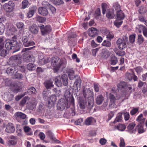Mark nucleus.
<instances>
[{
  "label": "nucleus",
  "mask_w": 147,
  "mask_h": 147,
  "mask_svg": "<svg viewBox=\"0 0 147 147\" xmlns=\"http://www.w3.org/2000/svg\"><path fill=\"white\" fill-rule=\"evenodd\" d=\"M120 147H125V143L124 139L122 138H120ZM126 147H136V146H127Z\"/></svg>",
  "instance_id": "c03bdc74"
},
{
  "label": "nucleus",
  "mask_w": 147,
  "mask_h": 147,
  "mask_svg": "<svg viewBox=\"0 0 147 147\" xmlns=\"http://www.w3.org/2000/svg\"><path fill=\"white\" fill-rule=\"evenodd\" d=\"M18 67H15L14 66H11L7 69V73L8 74L13 75L15 74L17 72V69H18Z\"/></svg>",
  "instance_id": "4468645a"
},
{
  "label": "nucleus",
  "mask_w": 147,
  "mask_h": 147,
  "mask_svg": "<svg viewBox=\"0 0 147 147\" xmlns=\"http://www.w3.org/2000/svg\"><path fill=\"white\" fill-rule=\"evenodd\" d=\"M29 31L32 33L37 34L38 31V27L35 24L30 26L29 27Z\"/></svg>",
  "instance_id": "dca6fc26"
},
{
  "label": "nucleus",
  "mask_w": 147,
  "mask_h": 147,
  "mask_svg": "<svg viewBox=\"0 0 147 147\" xmlns=\"http://www.w3.org/2000/svg\"><path fill=\"white\" fill-rule=\"evenodd\" d=\"M48 8H49L50 10L51 11L52 13H55L56 12V9L51 5H49V7Z\"/></svg>",
  "instance_id": "6e6d98bb"
},
{
  "label": "nucleus",
  "mask_w": 147,
  "mask_h": 147,
  "mask_svg": "<svg viewBox=\"0 0 147 147\" xmlns=\"http://www.w3.org/2000/svg\"><path fill=\"white\" fill-rule=\"evenodd\" d=\"M136 35L135 34H132L129 37V40L130 43L133 44L135 41Z\"/></svg>",
  "instance_id": "a18cd8bd"
},
{
  "label": "nucleus",
  "mask_w": 147,
  "mask_h": 147,
  "mask_svg": "<svg viewBox=\"0 0 147 147\" xmlns=\"http://www.w3.org/2000/svg\"><path fill=\"white\" fill-rule=\"evenodd\" d=\"M136 70L138 74H139L143 71V69L140 67H138L136 68Z\"/></svg>",
  "instance_id": "774afa93"
},
{
  "label": "nucleus",
  "mask_w": 147,
  "mask_h": 147,
  "mask_svg": "<svg viewBox=\"0 0 147 147\" xmlns=\"http://www.w3.org/2000/svg\"><path fill=\"white\" fill-rule=\"evenodd\" d=\"M40 55L42 56V57L39 56V63L41 65H44L45 63H48L49 61V57H47L46 58H43V54H41Z\"/></svg>",
  "instance_id": "6ab92c4d"
},
{
  "label": "nucleus",
  "mask_w": 147,
  "mask_h": 147,
  "mask_svg": "<svg viewBox=\"0 0 147 147\" xmlns=\"http://www.w3.org/2000/svg\"><path fill=\"white\" fill-rule=\"evenodd\" d=\"M122 120V115L121 113H119L115 119V121L117 122H120Z\"/></svg>",
  "instance_id": "49530a36"
},
{
  "label": "nucleus",
  "mask_w": 147,
  "mask_h": 147,
  "mask_svg": "<svg viewBox=\"0 0 147 147\" xmlns=\"http://www.w3.org/2000/svg\"><path fill=\"white\" fill-rule=\"evenodd\" d=\"M136 124L134 123H132L129 124L127 126V128L128 131L130 133H135L137 130L136 128H134Z\"/></svg>",
  "instance_id": "ddd939ff"
},
{
  "label": "nucleus",
  "mask_w": 147,
  "mask_h": 147,
  "mask_svg": "<svg viewBox=\"0 0 147 147\" xmlns=\"http://www.w3.org/2000/svg\"><path fill=\"white\" fill-rule=\"evenodd\" d=\"M35 61L34 57L32 55H29L26 58L25 60L26 62H34Z\"/></svg>",
  "instance_id": "ea45409f"
},
{
  "label": "nucleus",
  "mask_w": 147,
  "mask_h": 147,
  "mask_svg": "<svg viewBox=\"0 0 147 147\" xmlns=\"http://www.w3.org/2000/svg\"><path fill=\"white\" fill-rule=\"evenodd\" d=\"M138 110V109L137 108H134L130 111V114L132 115H134L137 113Z\"/></svg>",
  "instance_id": "e2e57ef3"
},
{
  "label": "nucleus",
  "mask_w": 147,
  "mask_h": 147,
  "mask_svg": "<svg viewBox=\"0 0 147 147\" xmlns=\"http://www.w3.org/2000/svg\"><path fill=\"white\" fill-rule=\"evenodd\" d=\"M107 140L104 138H101L99 140V142L102 145H104L107 142Z\"/></svg>",
  "instance_id": "052dcab7"
},
{
  "label": "nucleus",
  "mask_w": 147,
  "mask_h": 147,
  "mask_svg": "<svg viewBox=\"0 0 147 147\" xmlns=\"http://www.w3.org/2000/svg\"><path fill=\"white\" fill-rule=\"evenodd\" d=\"M79 105L81 108L83 109L85 108L86 102L84 99L83 100L80 99L79 101Z\"/></svg>",
  "instance_id": "72a5a7b5"
},
{
  "label": "nucleus",
  "mask_w": 147,
  "mask_h": 147,
  "mask_svg": "<svg viewBox=\"0 0 147 147\" xmlns=\"http://www.w3.org/2000/svg\"><path fill=\"white\" fill-rule=\"evenodd\" d=\"M109 52L107 51H106L102 53V57L105 58H107L109 55Z\"/></svg>",
  "instance_id": "3c124183"
},
{
  "label": "nucleus",
  "mask_w": 147,
  "mask_h": 147,
  "mask_svg": "<svg viewBox=\"0 0 147 147\" xmlns=\"http://www.w3.org/2000/svg\"><path fill=\"white\" fill-rule=\"evenodd\" d=\"M83 123V119L82 118H80L75 122V124L76 125H81Z\"/></svg>",
  "instance_id": "4d7b16f0"
},
{
  "label": "nucleus",
  "mask_w": 147,
  "mask_h": 147,
  "mask_svg": "<svg viewBox=\"0 0 147 147\" xmlns=\"http://www.w3.org/2000/svg\"><path fill=\"white\" fill-rule=\"evenodd\" d=\"M115 92L114 90H112V92L111 93L107 92L108 96L109 97L110 100V101L109 104V106L111 108H114L115 107V100L113 94H115Z\"/></svg>",
  "instance_id": "6e6552de"
},
{
  "label": "nucleus",
  "mask_w": 147,
  "mask_h": 147,
  "mask_svg": "<svg viewBox=\"0 0 147 147\" xmlns=\"http://www.w3.org/2000/svg\"><path fill=\"white\" fill-rule=\"evenodd\" d=\"M84 98L88 103V106L89 108H91L93 107L94 105V100L92 93L89 91L88 94L86 93L85 92H84Z\"/></svg>",
  "instance_id": "39448f33"
},
{
  "label": "nucleus",
  "mask_w": 147,
  "mask_h": 147,
  "mask_svg": "<svg viewBox=\"0 0 147 147\" xmlns=\"http://www.w3.org/2000/svg\"><path fill=\"white\" fill-rule=\"evenodd\" d=\"M35 68V65L34 64L30 63L27 65V69L29 70H33Z\"/></svg>",
  "instance_id": "58836bf2"
},
{
  "label": "nucleus",
  "mask_w": 147,
  "mask_h": 147,
  "mask_svg": "<svg viewBox=\"0 0 147 147\" xmlns=\"http://www.w3.org/2000/svg\"><path fill=\"white\" fill-rule=\"evenodd\" d=\"M61 78L60 76H57L55 78V83L56 86L58 87L61 86L62 83L60 80Z\"/></svg>",
  "instance_id": "c9c22d12"
},
{
  "label": "nucleus",
  "mask_w": 147,
  "mask_h": 147,
  "mask_svg": "<svg viewBox=\"0 0 147 147\" xmlns=\"http://www.w3.org/2000/svg\"><path fill=\"white\" fill-rule=\"evenodd\" d=\"M53 82L51 80H47L44 83V85L47 89H50L54 86Z\"/></svg>",
  "instance_id": "412c9836"
},
{
  "label": "nucleus",
  "mask_w": 147,
  "mask_h": 147,
  "mask_svg": "<svg viewBox=\"0 0 147 147\" xmlns=\"http://www.w3.org/2000/svg\"><path fill=\"white\" fill-rule=\"evenodd\" d=\"M18 139L17 137L12 136L7 142V145L9 147H13L17 144Z\"/></svg>",
  "instance_id": "1a4fd4ad"
},
{
  "label": "nucleus",
  "mask_w": 147,
  "mask_h": 147,
  "mask_svg": "<svg viewBox=\"0 0 147 147\" xmlns=\"http://www.w3.org/2000/svg\"><path fill=\"white\" fill-rule=\"evenodd\" d=\"M28 92L30 94H36V89L33 87L29 88L28 90Z\"/></svg>",
  "instance_id": "8fccbe9b"
},
{
  "label": "nucleus",
  "mask_w": 147,
  "mask_h": 147,
  "mask_svg": "<svg viewBox=\"0 0 147 147\" xmlns=\"http://www.w3.org/2000/svg\"><path fill=\"white\" fill-rule=\"evenodd\" d=\"M123 23V21L116 19L114 22V24L117 28H119Z\"/></svg>",
  "instance_id": "2f4dec72"
},
{
  "label": "nucleus",
  "mask_w": 147,
  "mask_h": 147,
  "mask_svg": "<svg viewBox=\"0 0 147 147\" xmlns=\"http://www.w3.org/2000/svg\"><path fill=\"white\" fill-rule=\"evenodd\" d=\"M15 5L14 2L9 1L8 3H5L2 6L3 8L6 12H12L14 9Z\"/></svg>",
  "instance_id": "423d86ee"
},
{
  "label": "nucleus",
  "mask_w": 147,
  "mask_h": 147,
  "mask_svg": "<svg viewBox=\"0 0 147 147\" xmlns=\"http://www.w3.org/2000/svg\"><path fill=\"white\" fill-rule=\"evenodd\" d=\"M136 129L139 134H142L145 131V130L144 128L143 125L141 123L138 124L136 127Z\"/></svg>",
  "instance_id": "aec40b11"
},
{
  "label": "nucleus",
  "mask_w": 147,
  "mask_h": 147,
  "mask_svg": "<svg viewBox=\"0 0 147 147\" xmlns=\"http://www.w3.org/2000/svg\"><path fill=\"white\" fill-rule=\"evenodd\" d=\"M67 101L70 100L71 103H73L74 102V98L71 95L69 91L67 92L64 95Z\"/></svg>",
  "instance_id": "5701e85b"
},
{
  "label": "nucleus",
  "mask_w": 147,
  "mask_h": 147,
  "mask_svg": "<svg viewBox=\"0 0 147 147\" xmlns=\"http://www.w3.org/2000/svg\"><path fill=\"white\" fill-rule=\"evenodd\" d=\"M51 65L54 67V72H57L62 64V62H61V60L57 56L52 57L51 59Z\"/></svg>",
  "instance_id": "f03ea898"
},
{
  "label": "nucleus",
  "mask_w": 147,
  "mask_h": 147,
  "mask_svg": "<svg viewBox=\"0 0 147 147\" xmlns=\"http://www.w3.org/2000/svg\"><path fill=\"white\" fill-rule=\"evenodd\" d=\"M15 115L17 118H20L23 119H25L26 117L25 114L21 112L16 113Z\"/></svg>",
  "instance_id": "a878e982"
},
{
  "label": "nucleus",
  "mask_w": 147,
  "mask_h": 147,
  "mask_svg": "<svg viewBox=\"0 0 147 147\" xmlns=\"http://www.w3.org/2000/svg\"><path fill=\"white\" fill-rule=\"evenodd\" d=\"M104 98L101 95H99L97 97L96 100V103L98 105L101 104L104 100Z\"/></svg>",
  "instance_id": "cd10ccee"
},
{
  "label": "nucleus",
  "mask_w": 147,
  "mask_h": 147,
  "mask_svg": "<svg viewBox=\"0 0 147 147\" xmlns=\"http://www.w3.org/2000/svg\"><path fill=\"white\" fill-rule=\"evenodd\" d=\"M16 25L17 28L19 29H23L24 28V25L22 22H18L16 24Z\"/></svg>",
  "instance_id": "a19ab883"
},
{
  "label": "nucleus",
  "mask_w": 147,
  "mask_h": 147,
  "mask_svg": "<svg viewBox=\"0 0 147 147\" xmlns=\"http://www.w3.org/2000/svg\"><path fill=\"white\" fill-rule=\"evenodd\" d=\"M5 47L7 50L15 49V48H19V46L17 41L14 39L7 40H6Z\"/></svg>",
  "instance_id": "7ed1b4c3"
},
{
  "label": "nucleus",
  "mask_w": 147,
  "mask_h": 147,
  "mask_svg": "<svg viewBox=\"0 0 147 147\" xmlns=\"http://www.w3.org/2000/svg\"><path fill=\"white\" fill-rule=\"evenodd\" d=\"M52 2L55 5H59L63 3V0H52Z\"/></svg>",
  "instance_id": "37998d69"
},
{
  "label": "nucleus",
  "mask_w": 147,
  "mask_h": 147,
  "mask_svg": "<svg viewBox=\"0 0 147 147\" xmlns=\"http://www.w3.org/2000/svg\"><path fill=\"white\" fill-rule=\"evenodd\" d=\"M57 100L56 96L55 95L51 96L48 100V104L49 107L53 106Z\"/></svg>",
  "instance_id": "f3484780"
},
{
  "label": "nucleus",
  "mask_w": 147,
  "mask_h": 147,
  "mask_svg": "<svg viewBox=\"0 0 147 147\" xmlns=\"http://www.w3.org/2000/svg\"><path fill=\"white\" fill-rule=\"evenodd\" d=\"M28 37L26 36H24L22 38V41L25 47H28L34 45L35 43L34 42L28 41Z\"/></svg>",
  "instance_id": "9b49d317"
},
{
  "label": "nucleus",
  "mask_w": 147,
  "mask_h": 147,
  "mask_svg": "<svg viewBox=\"0 0 147 147\" xmlns=\"http://www.w3.org/2000/svg\"><path fill=\"white\" fill-rule=\"evenodd\" d=\"M138 37V42L140 44H141L144 41L142 35H139Z\"/></svg>",
  "instance_id": "bf43d9fd"
},
{
  "label": "nucleus",
  "mask_w": 147,
  "mask_h": 147,
  "mask_svg": "<svg viewBox=\"0 0 147 147\" xmlns=\"http://www.w3.org/2000/svg\"><path fill=\"white\" fill-rule=\"evenodd\" d=\"M5 27L7 29L6 35L9 36H10L12 39H16L17 36L14 35V34L17 31L16 28L12 24L8 23H6Z\"/></svg>",
  "instance_id": "f257e3e1"
},
{
  "label": "nucleus",
  "mask_w": 147,
  "mask_h": 147,
  "mask_svg": "<svg viewBox=\"0 0 147 147\" xmlns=\"http://www.w3.org/2000/svg\"><path fill=\"white\" fill-rule=\"evenodd\" d=\"M5 131L6 132L10 134L14 133L15 130L13 125L11 123H9L5 126Z\"/></svg>",
  "instance_id": "f8f14e48"
},
{
  "label": "nucleus",
  "mask_w": 147,
  "mask_h": 147,
  "mask_svg": "<svg viewBox=\"0 0 147 147\" xmlns=\"http://www.w3.org/2000/svg\"><path fill=\"white\" fill-rule=\"evenodd\" d=\"M102 13L104 14L106 10V4L105 3H102Z\"/></svg>",
  "instance_id": "0e129e2a"
},
{
  "label": "nucleus",
  "mask_w": 147,
  "mask_h": 147,
  "mask_svg": "<svg viewBox=\"0 0 147 147\" xmlns=\"http://www.w3.org/2000/svg\"><path fill=\"white\" fill-rule=\"evenodd\" d=\"M113 37L114 35L112 33L109 32L106 35L107 38L109 39H111L113 38Z\"/></svg>",
  "instance_id": "13d9d810"
},
{
  "label": "nucleus",
  "mask_w": 147,
  "mask_h": 147,
  "mask_svg": "<svg viewBox=\"0 0 147 147\" xmlns=\"http://www.w3.org/2000/svg\"><path fill=\"white\" fill-rule=\"evenodd\" d=\"M61 79L63 85L65 86H67L68 83L67 76L65 74L63 75L61 77Z\"/></svg>",
  "instance_id": "bb28decb"
},
{
  "label": "nucleus",
  "mask_w": 147,
  "mask_h": 147,
  "mask_svg": "<svg viewBox=\"0 0 147 147\" xmlns=\"http://www.w3.org/2000/svg\"><path fill=\"white\" fill-rule=\"evenodd\" d=\"M128 38L125 37V39L119 38L117 41V44L118 48L121 50H123L127 47V43Z\"/></svg>",
  "instance_id": "0eeeda50"
},
{
  "label": "nucleus",
  "mask_w": 147,
  "mask_h": 147,
  "mask_svg": "<svg viewBox=\"0 0 147 147\" xmlns=\"http://www.w3.org/2000/svg\"><path fill=\"white\" fill-rule=\"evenodd\" d=\"M54 91L55 92L57 96H59L61 94V92L59 90H57L56 88H54Z\"/></svg>",
  "instance_id": "69168bd1"
},
{
  "label": "nucleus",
  "mask_w": 147,
  "mask_h": 147,
  "mask_svg": "<svg viewBox=\"0 0 147 147\" xmlns=\"http://www.w3.org/2000/svg\"><path fill=\"white\" fill-rule=\"evenodd\" d=\"M42 34L43 35H45L49 34L52 30V28L50 25L45 26L42 25L40 26Z\"/></svg>",
  "instance_id": "9d476101"
},
{
  "label": "nucleus",
  "mask_w": 147,
  "mask_h": 147,
  "mask_svg": "<svg viewBox=\"0 0 147 147\" xmlns=\"http://www.w3.org/2000/svg\"><path fill=\"white\" fill-rule=\"evenodd\" d=\"M89 35L91 37L94 36L97 34V31L96 28H91L88 30Z\"/></svg>",
  "instance_id": "a211bd4d"
},
{
  "label": "nucleus",
  "mask_w": 147,
  "mask_h": 147,
  "mask_svg": "<svg viewBox=\"0 0 147 147\" xmlns=\"http://www.w3.org/2000/svg\"><path fill=\"white\" fill-rule=\"evenodd\" d=\"M47 135L50 137L51 139L54 140L55 142L58 143L60 142L59 140H56V139L55 138H53V134L51 131H48L47 133Z\"/></svg>",
  "instance_id": "e433bc0d"
},
{
  "label": "nucleus",
  "mask_w": 147,
  "mask_h": 147,
  "mask_svg": "<svg viewBox=\"0 0 147 147\" xmlns=\"http://www.w3.org/2000/svg\"><path fill=\"white\" fill-rule=\"evenodd\" d=\"M68 75L69 79L71 80H73L76 76L74 75V72L73 70H70L68 72Z\"/></svg>",
  "instance_id": "c85d7f7f"
},
{
  "label": "nucleus",
  "mask_w": 147,
  "mask_h": 147,
  "mask_svg": "<svg viewBox=\"0 0 147 147\" xmlns=\"http://www.w3.org/2000/svg\"><path fill=\"white\" fill-rule=\"evenodd\" d=\"M128 77L129 80L130 81L132 80V78H133L134 81L137 80V77L136 76H134L133 75L131 74H128Z\"/></svg>",
  "instance_id": "09e8293b"
},
{
  "label": "nucleus",
  "mask_w": 147,
  "mask_h": 147,
  "mask_svg": "<svg viewBox=\"0 0 147 147\" xmlns=\"http://www.w3.org/2000/svg\"><path fill=\"white\" fill-rule=\"evenodd\" d=\"M28 1L27 0H24L22 2V8L24 9L29 6Z\"/></svg>",
  "instance_id": "c756f323"
},
{
  "label": "nucleus",
  "mask_w": 147,
  "mask_h": 147,
  "mask_svg": "<svg viewBox=\"0 0 147 147\" xmlns=\"http://www.w3.org/2000/svg\"><path fill=\"white\" fill-rule=\"evenodd\" d=\"M81 81L80 79V78L78 77L76 79V81L75 82V84L78 87V86H80L81 84Z\"/></svg>",
  "instance_id": "864d4df0"
},
{
  "label": "nucleus",
  "mask_w": 147,
  "mask_h": 147,
  "mask_svg": "<svg viewBox=\"0 0 147 147\" xmlns=\"http://www.w3.org/2000/svg\"><path fill=\"white\" fill-rule=\"evenodd\" d=\"M114 14L113 11L112 10H109L107 12L106 14L107 17L110 19H112L114 18Z\"/></svg>",
  "instance_id": "473e14b6"
},
{
  "label": "nucleus",
  "mask_w": 147,
  "mask_h": 147,
  "mask_svg": "<svg viewBox=\"0 0 147 147\" xmlns=\"http://www.w3.org/2000/svg\"><path fill=\"white\" fill-rule=\"evenodd\" d=\"M117 55L119 56H123L125 55V52L123 51H115Z\"/></svg>",
  "instance_id": "5fc2aeb1"
},
{
  "label": "nucleus",
  "mask_w": 147,
  "mask_h": 147,
  "mask_svg": "<svg viewBox=\"0 0 147 147\" xmlns=\"http://www.w3.org/2000/svg\"><path fill=\"white\" fill-rule=\"evenodd\" d=\"M29 99L28 97H25L20 102V105L21 106H23L26 104L27 101Z\"/></svg>",
  "instance_id": "f704fd0d"
},
{
  "label": "nucleus",
  "mask_w": 147,
  "mask_h": 147,
  "mask_svg": "<svg viewBox=\"0 0 147 147\" xmlns=\"http://www.w3.org/2000/svg\"><path fill=\"white\" fill-rule=\"evenodd\" d=\"M124 119L126 121L129 119V115L128 113H124Z\"/></svg>",
  "instance_id": "680f3d73"
},
{
  "label": "nucleus",
  "mask_w": 147,
  "mask_h": 147,
  "mask_svg": "<svg viewBox=\"0 0 147 147\" xmlns=\"http://www.w3.org/2000/svg\"><path fill=\"white\" fill-rule=\"evenodd\" d=\"M36 20L40 23H43L46 21V19L45 18L40 16H38L35 18Z\"/></svg>",
  "instance_id": "79ce46f5"
},
{
  "label": "nucleus",
  "mask_w": 147,
  "mask_h": 147,
  "mask_svg": "<svg viewBox=\"0 0 147 147\" xmlns=\"http://www.w3.org/2000/svg\"><path fill=\"white\" fill-rule=\"evenodd\" d=\"M126 86V83L123 82H121L117 85V88L118 90H122Z\"/></svg>",
  "instance_id": "7c9ffc66"
},
{
  "label": "nucleus",
  "mask_w": 147,
  "mask_h": 147,
  "mask_svg": "<svg viewBox=\"0 0 147 147\" xmlns=\"http://www.w3.org/2000/svg\"><path fill=\"white\" fill-rule=\"evenodd\" d=\"M126 128L125 125L123 124H119L115 127V129H117L120 131H124Z\"/></svg>",
  "instance_id": "b1692460"
},
{
  "label": "nucleus",
  "mask_w": 147,
  "mask_h": 147,
  "mask_svg": "<svg viewBox=\"0 0 147 147\" xmlns=\"http://www.w3.org/2000/svg\"><path fill=\"white\" fill-rule=\"evenodd\" d=\"M36 10L37 7L36 6H33L30 7L29 9V11L27 14V17L29 18L32 17Z\"/></svg>",
  "instance_id": "2eb2a0df"
},
{
  "label": "nucleus",
  "mask_w": 147,
  "mask_h": 147,
  "mask_svg": "<svg viewBox=\"0 0 147 147\" xmlns=\"http://www.w3.org/2000/svg\"><path fill=\"white\" fill-rule=\"evenodd\" d=\"M3 39L0 37V51L2 50L4 47V44L3 43Z\"/></svg>",
  "instance_id": "338daca9"
},
{
  "label": "nucleus",
  "mask_w": 147,
  "mask_h": 147,
  "mask_svg": "<svg viewBox=\"0 0 147 147\" xmlns=\"http://www.w3.org/2000/svg\"><path fill=\"white\" fill-rule=\"evenodd\" d=\"M113 8L116 11L117 19L122 20L124 18V15L123 11L120 9V6L118 3L113 4Z\"/></svg>",
  "instance_id": "20e7f679"
},
{
  "label": "nucleus",
  "mask_w": 147,
  "mask_h": 147,
  "mask_svg": "<svg viewBox=\"0 0 147 147\" xmlns=\"http://www.w3.org/2000/svg\"><path fill=\"white\" fill-rule=\"evenodd\" d=\"M39 13L41 15L46 16L48 14V11L46 8L40 7L38 9Z\"/></svg>",
  "instance_id": "4be33fe9"
},
{
  "label": "nucleus",
  "mask_w": 147,
  "mask_h": 147,
  "mask_svg": "<svg viewBox=\"0 0 147 147\" xmlns=\"http://www.w3.org/2000/svg\"><path fill=\"white\" fill-rule=\"evenodd\" d=\"M140 29L142 30L143 32V34L144 36L147 37V28H145L142 25H140L139 26Z\"/></svg>",
  "instance_id": "4c0bfd02"
},
{
  "label": "nucleus",
  "mask_w": 147,
  "mask_h": 147,
  "mask_svg": "<svg viewBox=\"0 0 147 147\" xmlns=\"http://www.w3.org/2000/svg\"><path fill=\"white\" fill-rule=\"evenodd\" d=\"M102 45L103 46L109 47H110L111 45V43L109 41L105 40L102 42Z\"/></svg>",
  "instance_id": "603ef678"
},
{
  "label": "nucleus",
  "mask_w": 147,
  "mask_h": 147,
  "mask_svg": "<svg viewBox=\"0 0 147 147\" xmlns=\"http://www.w3.org/2000/svg\"><path fill=\"white\" fill-rule=\"evenodd\" d=\"M94 121H95L94 119L92 117H90L86 120L85 123L86 125H90L92 124Z\"/></svg>",
  "instance_id": "393cba45"
},
{
  "label": "nucleus",
  "mask_w": 147,
  "mask_h": 147,
  "mask_svg": "<svg viewBox=\"0 0 147 147\" xmlns=\"http://www.w3.org/2000/svg\"><path fill=\"white\" fill-rule=\"evenodd\" d=\"M118 61L117 58L115 57H112L111 59V64L112 65H115L117 62Z\"/></svg>",
  "instance_id": "de8ad7c7"
}]
</instances>
